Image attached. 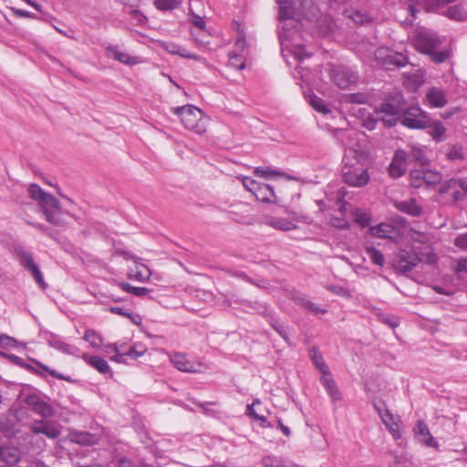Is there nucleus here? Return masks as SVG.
I'll use <instances>...</instances> for the list:
<instances>
[{
    "mask_svg": "<svg viewBox=\"0 0 467 467\" xmlns=\"http://www.w3.org/2000/svg\"><path fill=\"white\" fill-rule=\"evenodd\" d=\"M379 411L380 413L382 421L387 426L389 431L391 432L393 438L395 440L400 439V432L399 425L396 422L392 421V420H393L392 415L389 414L388 411H386L385 413H381V411L379 410Z\"/></svg>",
    "mask_w": 467,
    "mask_h": 467,
    "instance_id": "obj_32",
    "label": "nucleus"
},
{
    "mask_svg": "<svg viewBox=\"0 0 467 467\" xmlns=\"http://www.w3.org/2000/svg\"><path fill=\"white\" fill-rule=\"evenodd\" d=\"M445 16L451 19L462 20L464 18L465 13L462 5H456L449 7L445 12Z\"/></svg>",
    "mask_w": 467,
    "mask_h": 467,
    "instance_id": "obj_46",
    "label": "nucleus"
},
{
    "mask_svg": "<svg viewBox=\"0 0 467 467\" xmlns=\"http://www.w3.org/2000/svg\"><path fill=\"white\" fill-rule=\"evenodd\" d=\"M368 99L369 96L363 92L346 94L343 97V100L346 103L365 104Z\"/></svg>",
    "mask_w": 467,
    "mask_h": 467,
    "instance_id": "obj_40",
    "label": "nucleus"
},
{
    "mask_svg": "<svg viewBox=\"0 0 467 467\" xmlns=\"http://www.w3.org/2000/svg\"><path fill=\"white\" fill-rule=\"evenodd\" d=\"M279 5V18L282 21V26L278 29V36L280 45L286 46V41L292 35H297L295 28H291L293 20H299L302 17V13L296 5V2L290 0H277Z\"/></svg>",
    "mask_w": 467,
    "mask_h": 467,
    "instance_id": "obj_3",
    "label": "nucleus"
},
{
    "mask_svg": "<svg viewBox=\"0 0 467 467\" xmlns=\"http://www.w3.org/2000/svg\"><path fill=\"white\" fill-rule=\"evenodd\" d=\"M295 36L296 35H292V36L289 38V40L285 42L286 46L283 47L281 45L282 50H285V49L289 50L294 55V57L298 60H302L305 57H310V54L306 52L305 47L303 46H300V45L290 46V42H291L292 38L295 37Z\"/></svg>",
    "mask_w": 467,
    "mask_h": 467,
    "instance_id": "obj_31",
    "label": "nucleus"
},
{
    "mask_svg": "<svg viewBox=\"0 0 467 467\" xmlns=\"http://www.w3.org/2000/svg\"><path fill=\"white\" fill-rule=\"evenodd\" d=\"M291 299L298 306H300L301 307H305L306 305H307V302H308V298L306 297L304 295L300 294V293H294L291 296Z\"/></svg>",
    "mask_w": 467,
    "mask_h": 467,
    "instance_id": "obj_56",
    "label": "nucleus"
},
{
    "mask_svg": "<svg viewBox=\"0 0 467 467\" xmlns=\"http://www.w3.org/2000/svg\"><path fill=\"white\" fill-rule=\"evenodd\" d=\"M45 219L51 225L58 229H66L67 222L62 213L60 202L56 198H49V202H47L41 209Z\"/></svg>",
    "mask_w": 467,
    "mask_h": 467,
    "instance_id": "obj_8",
    "label": "nucleus"
},
{
    "mask_svg": "<svg viewBox=\"0 0 467 467\" xmlns=\"http://www.w3.org/2000/svg\"><path fill=\"white\" fill-rule=\"evenodd\" d=\"M376 315L378 316L380 322L389 326L390 327L395 328L400 325V318L395 316H390L380 312H377Z\"/></svg>",
    "mask_w": 467,
    "mask_h": 467,
    "instance_id": "obj_47",
    "label": "nucleus"
},
{
    "mask_svg": "<svg viewBox=\"0 0 467 467\" xmlns=\"http://www.w3.org/2000/svg\"><path fill=\"white\" fill-rule=\"evenodd\" d=\"M108 57L113 58L122 64L133 66L140 62L137 57H132L130 54L120 50L119 47H109L106 50Z\"/></svg>",
    "mask_w": 467,
    "mask_h": 467,
    "instance_id": "obj_21",
    "label": "nucleus"
},
{
    "mask_svg": "<svg viewBox=\"0 0 467 467\" xmlns=\"http://www.w3.org/2000/svg\"><path fill=\"white\" fill-rule=\"evenodd\" d=\"M443 41L444 38L430 29L424 27L414 29L412 39L414 48L418 52L427 55L436 64L447 61L452 55L451 47L438 50Z\"/></svg>",
    "mask_w": 467,
    "mask_h": 467,
    "instance_id": "obj_2",
    "label": "nucleus"
},
{
    "mask_svg": "<svg viewBox=\"0 0 467 467\" xmlns=\"http://www.w3.org/2000/svg\"><path fill=\"white\" fill-rule=\"evenodd\" d=\"M260 182L254 181V179L250 177H244L243 179V184L244 186L251 192L253 194H254L256 188L258 187Z\"/></svg>",
    "mask_w": 467,
    "mask_h": 467,
    "instance_id": "obj_53",
    "label": "nucleus"
},
{
    "mask_svg": "<svg viewBox=\"0 0 467 467\" xmlns=\"http://www.w3.org/2000/svg\"><path fill=\"white\" fill-rule=\"evenodd\" d=\"M394 266L399 272L407 275L409 272V260L407 259V254L405 252H401V254L398 255Z\"/></svg>",
    "mask_w": 467,
    "mask_h": 467,
    "instance_id": "obj_43",
    "label": "nucleus"
},
{
    "mask_svg": "<svg viewBox=\"0 0 467 467\" xmlns=\"http://www.w3.org/2000/svg\"><path fill=\"white\" fill-rule=\"evenodd\" d=\"M129 14L138 24H144L147 19L146 16L137 9H130Z\"/></svg>",
    "mask_w": 467,
    "mask_h": 467,
    "instance_id": "obj_58",
    "label": "nucleus"
},
{
    "mask_svg": "<svg viewBox=\"0 0 467 467\" xmlns=\"http://www.w3.org/2000/svg\"><path fill=\"white\" fill-rule=\"evenodd\" d=\"M354 217H355V222L358 224H359L361 227H366L367 225H368V223L371 220L369 213H368L366 212H362L361 210H358V209H357L354 212Z\"/></svg>",
    "mask_w": 467,
    "mask_h": 467,
    "instance_id": "obj_48",
    "label": "nucleus"
},
{
    "mask_svg": "<svg viewBox=\"0 0 467 467\" xmlns=\"http://www.w3.org/2000/svg\"><path fill=\"white\" fill-rule=\"evenodd\" d=\"M346 16L352 19L356 24H363L369 20V16L365 13L358 10L353 11H346Z\"/></svg>",
    "mask_w": 467,
    "mask_h": 467,
    "instance_id": "obj_45",
    "label": "nucleus"
},
{
    "mask_svg": "<svg viewBox=\"0 0 467 467\" xmlns=\"http://www.w3.org/2000/svg\"><path fill=\"white\" fill-rule=\"evenodd\" d=\"M47 343L51 348L57 349L64 354L75 356L78 352V348L62 341L60 338H58L57 337H56L54 335H52L48 338Z\"/></svg>",
    "mask_w": 467,
    "mask_h": 467,
    "instance_id": "obj_28",
    "label": "nucleus"
},
{
    "mask_svg": "<svg viewBox=\"0 0 467 467\" xmlns=\"http://www.w3.org/2000/svg\"><path fill=\"white\" fill-rule=\"evenodd\" d=\"M355 135V132L341 130L337 134V139L345 146L342 159L343 180L348 185L359 188L366 186L370 180L368 168L371 157L366 147L354 141Z\"/></svg>",
    "mask_w": 467,
    "mask_h": 467,
    "instance_id": "obj_1",
    "label": "nucleus"
},
{
    "mask_svg": "<svg viewBox=\"0 0 467 467\" xmlns=\"http://www.w3.org/2000/svg\"><path fill=\"white\" fill-rule=\"evenodd\" d=\"M309 103L313 107V109H315L317 111L320 113L327 114L330 112V109L327 108L325 101L317 96L311 97L309 99Z\"/></svg>",
    "mask_w": 467,
    "mask_h": 467,
    "instance_id": "obj_44",
    "label": "nucleus"
},
{
    "mask_svg": "<svg viewBox=\"0 0 467 467\" xmlns=\"http://www.w3.org/2000/svg\"><path fill=\"white\" fill-rule=\"evenodd\" d=\"M254 195L258 201L263 202H275L276 199L274 188L269 184L264 183H259Z\"/></svg>",
    "mask_w": 467,
    "mask_h": 467,
    "instance_id": "obj_26",
    "label": "nucleus"
},
{
    "mask_svg": "<svg viewBox=\"0 0 467 467\" xmlns=\"http://www.w3.org/2000/svg\"><path fill=\"white\" fill-rule=\"evenodd\" d=\"M171 362L178 370L182 372L197 373L200 371L198 368L201 367V365H195L182 353H175L171 356Z\"/></svg>",
    "mask_w": 467,
    "mask_h": 467,
    "instance_id": "obj_19",
    "label": "nucleus"
},
{
    "mask_svg": "<svg viewBox=\"0 0 467 467\" xmlns=\"http://www.w3.org/2000/svg\"><path fill=\"white\" fill-rule=\"evenodd\" d=\"M455 271L456 272H464L467 274V257L461 258L457 261Z\"/></svg>",
    "mask_w": 467,
    "mask_h": 467,
    "instance_id": "obj_63",
    "label": "nucleus"
},
{
    "mask_svg": "<svg viewBox=\"0 0 467 467\" xmlns=\"http://www.w3.org/2000/svg\"><path fill=\"white\" fill-rule=\"evenodd\" d=\"M426 72L424 68H416L410 71V86L417 88L423 85L426 82Z\"/></svg>",
    "mask_w": 467,
    "mask_h": 467,
    "instance_id": "obj_37",
    "label": "nucleus"
},
{
    "mask_svg": "<svg viewBox=\"0 0 467 467\" xmlns=\"http://www.w3.org/2000/svg\"><path fill=\"white\" fill-rule=\"evenodd\" d=\"M29 429L33 433L44 434L49 439H56L60 435L57 424L51 420H36L30 425Z\"/></svg>",
    "mask_w": 467,
    "mask_h": 467,
    "instance_id": "obj_16",
    "label": "nucleus"
},
{
    "mask_svg": "<svg viewBox=\"0 0 467 467\" xmlns=\"http://www.w3.org/2000/svg\"><path fill=\"white\" fill-rule=\"evenodd\" d=\"M401 98V94L396 92L394 96L389 100L383 103L380 109L376 112L378 119H381L389 127L396 125L401 112H404V115L407 114V111L403 109Z\"/></svg>",
    "mask_w": 467,
    "mask_h": 467,
    "instance_id": "obj_6",
    "label": "nucleus"
},
{
    "mask_svg": "<svg viewBox=\"0 0 467 467\" xmlns=\"http://www.w3.org/2000/svg\"><path fill=\"white\" fill-rule=\"evenodd\" d=\"M150 276V269L142 264H139L136 265V271L134 274H132V273L129 274L130 278H134L140 282H145V281L149 280Z\"/></svg>",
    "mask_w": 467,
    "mask_h": 467,
    "instance_id": "obj_38",
    "label": "nucleus"
},
{
    "mask_svg": "<svg viewBox=\"0 0 467 467\" xmlns=\"http://www.w3.org/2000/svg\"><path fill=\"white\" fill-rule=\"evenodd\" d=\"M368 231L372 236L378 238L394 239L398 234L394 226L384 223L369 227Z\"/></svg>",
    "mask_w": 467,
    "mask_h": 467,
    "instance_id": "obj_22",
    "label": "nucleus"
},
{
    "mask_svg": "<svg viewBox=\"0 0 467 467\" xmlns=\"http://www.w3.org/2000/svg\"><path fill=\"white\" fill-rule=\"evenodd\" d=\"M254 173L257 176H261L264 178H267L269 175H280V172L277 171H274L268 168L262 169L260 167L255 168Z\"/></svg>",
    "mask_w": 467,
    "mask_h": 467,
    "instance_id": "obj_54",
    "label": "nucleus"
},
{
    "mask_svg": "<svg viewBox=\"0 0 467 467\" xmlns=\"http://www.w3.org/2000/svg\"><path fill=\"white\" fill-rule=\"evenodd\" d=\"M35 363L40 368H42L43 370L47 371L50 376L56 378V379H62V380H66V381H70L71 379L70 377L68 376H64L63 374H60L58 373L57 371L54 370V369H51L49 368L47 366L42 364L41 362L39 361H35Z\"/></svg>",
    "mask_w": 467,
    "mask_h": 467,
    "instance_id": "obj_52",
    "label": "nucleus"
},
{
    "mask_svg": "<svg viewBox=\"0 0 467 467\" xmlns=\"http://www.w3.org/2000/svg\"><path fill=\"white\" fill-rule=\"evenodd\" d=\"M270 326L279 334V336L288 344L291 345L290 338L287 333V327L280 321L274 317L268 320Z\"/></svg>",
    "mask_w": 467,
    "mask_h": 467,
    "instance_id": "obj_36",
    "label": "nucleus"
},
{
    "mask_svg": "<svg viewBox=\"0 0 467 467\" xmlns=\"http://www.w3.org/2000/svg\"><path fill=\"white\" fill-rule=\"evenodd\" d=\"M429 128L430 130L428 131V133L434 141L441 142L446 140L447 129L441 121L438 119H432Z\"/></svg>",
    "mask_w": 467,
    "mask_h": 467,
    "instance_id": "obj_27",
    "label": "nucleus"
},
{
    "mask_svg": "<svg viewBox=\"0 0 467 467\" xmlns=\"http://www.w3.org/2000/svg\"><path fill=\"white\" fill-rule=\"evenodd\" d=\"M455 246L466 249L467 248V233L458 235L454 240Z\"/></svg>",
    "mask_w": 467,
    "mask_h": 467,
    "instance_id": "obj_59",
    "label": "nucleus"
},
{
    "mask_svg": "<svg viewBox=\"0 0 467 467\" xmlns=\"http://www.w3.org/2000/svg\"><path fill=\"white\" fill-rule=\"evenodd\" d=\"M165 49L167 50L168 53L172 55H178L180 57L194 59L200 62L205 61L204 58H202V57L187 51L185 48L175 43H167L165 45Z\"/></svg>",
    "mask_w": 467,
    "mask_h": 467,
    "instance_id": "obj_29",
    "label": "nucleus"
},
{
    "mask_svg": "<svg viewBox=\"0 0 467 467\" xmlns=\"http://www.w3.org/2000/svg\"><path fill=\"white\" fill-rule=\"evenodd\" d=\"M16 255L18 256L20 265L28 272H30L32 277L37 285L42 288L47 286L43 275L39 269L37 264L35 263L33 255L30 252L26 251L24 247L18 246L15 249Z\"/></svg>",
    "mask_w": 467,
    "mask_h": 467,
    "instance_id": "obj_10",
    "label": "nucleus"
},
{
    "mask_svg": "<svg viewBox=\"0 0 467 467\" xmlns=\"http://www.w3.org/2000/svg\"><path fill=\"white\" fill-rule=\"evenodd\" d=\"M83 339L88 341L91 347L99 348L102 346V337L96 331L88 329L85 332Z\"/></svg>",
    "mask_w": 467,
    "mask_h": 467,
    "instance_id": "obj_41",
    "label": "nucleus"
},
{
    "mask_svg": "<svg viewBox=\"0 0 467 467\" xmlns=\"http://www.w3.org/2000/svg\"><path fill=\"white\" fill-rule=\"evenodd\" d=\"M365 251H366L367 255L369 257L370 261L374 265H379V266L384 265L385 258H384L383 254L379 250L376 249L372 245H366Z\"/></svg>",
    "mask_w": 467,
    "mask_h": 467,
    "instance_id": "obj_34",
    "label": "nucleus"
},
{
    "mask_svg": "<svg viewBox=\"0 0 467 467\" xmlns=\"http://www.w3.org/2000/svg\"><path fill=\"white\" fill-rule=\"evenodd\" d=\"M431 120L430 113L419 106H410V129L426 130Z\"/></svg>",
    "mask_w": 467,
    "mask_h": 467,
    "instance_id": "obj_15",
    "label": "nucleus"
},
{
    "mask_svg": "<svg viewBox=\"0 0 467 467\" xmlns=\"http://www.w3.org/2000/svg\"><path fill=\"white\" fill-rule=\"evenodd\" d=\"M320 380L333 401L341 400V394L330 372L322 375Z\"/></svg>",
    "mask_w": 467,
    "mask_h": 467,
    "instance_id": "obj_23",
    "label": "nucleus"
},
{
    "mask_svg": "<svg viewBox=\"0 0 467 467\" xmlns=\"http://www.w3.org/2000/svg\"><path fill=\"white\" fill-rule=\"evenodd\" d=\"M410 247L413 253L410 252V268L417 265L419 262H424L428 265H433L437 261V255L432 252L429 244H425L427 236L420 233L410 232Z\"/></svg>",
    "mask_w": 467,
    "mask_h": 467,
    "instance_id": "obj_5",
    "label": "nucleus"
},
{
    "mask_svg": "<svg viewBox=\"0 0 467 467\" xmlns=\"http://www.w3.org/2000/svg\"><path fill=\"white\" fill-rule=\"evenodd\" d=\"M423 214L422 208L415 203L414 200H410V216H421Z\"/></svg>",
    "mask_w": 467,
    "mask_h": 467,
    "instance_id": "obj_61",
    "label": "nucleus"
},
{
    "mask_svg": "<svg viewBox=\"0 0 467 467\" xmlns=\"http://www.w3.org/2000/svg\"><path fill=\"white\" fill-rule=\"evenodd\" d=\"M310 356L314 365L316 366L317 369L320 372L321 376L330 372L322 355L318 351H317L315 348L311 349Z\"/></svg>",
    "mask_w": 467,
    "mask_h": 467,
    "instance_id": "obj_33",
    "label": "nucleus"
},
{
    "mask_svg": "<svg viewBox=\"0 0 467 467\" xmlns=\"http://www.w3.org/2000/svg\"><path fill=\"white\" fill-rule=\"evenodd\" d=\"M28 192L30 197L38 202L39 208L41 209L47 202H49V198H54L55 196L46 192L40 186L37 184H30L28 188Z\"/></svg>",
    "mask_w": 467,
    "mask_h": 467,
    "instance_id": "obj_25",
    "label": "nucleus"
},
{
    "mask_svg": "<svg viewBox=\"0 0 467 467\" xmlns=\"http://www.w3.org/2000/svg\"><path fill=\"white\" fill-rule=\"evenodd\" d=\"M414 440L421 445L429 448H438L439 444L431 435L427 423L419 420L413 428Z\"/></svg>",
    "mask_w": 467,
    "mask_h": 467,
    "instance_id": "obj_14",
    "label": "nucleus"
},
{
    "mask_svg": "<svg viewBox=\"0 0 467 467\" xmlns=\"http://www.w3.org/2000/svg\"><path fill=\"white\" fill-rule=\"evenodd\" d=\"M306 220V216L294 213L293 219L281 218L276 216H265V224L274 229L287 232L297 229L296 222H302Z\"/></svg>",
    "mask_w": 467,
    "mask_h": 467,
    "instance_id": "obj_13",
    "label": "nucleus"
},
{
    "mask_svg": "<svg viewBox=\"0 0 467 467\" xmlns=\"http://www.w3.org/2000/svg\"><path fill=\"white\" fill-rule=\"evenodd\" d=\"M229 66L236 69H243L245 64L243 60V57L235 53L229 54Z\"/></svg>",
    "mask_w": 467,
    "mask_h": 467,
    "instance_id": "obj_50",
    "label": "nucleus"
},
{
    "mask_svg": "<svg viewBox=\"0 0 467 467\" xmlns=\"http://www.w3.org/2000/svg\"><path fill=\"white\" fill-rule=\"evenodd\" d=\"M0 457L8 463L17 462L19 460V451L15 448H1Z\"/></svg>",
    "mask_w": 467,
    "mask_h": 467,
    "instance_id": "obj_39",
    "label": "nucleus"
},
{
    "mask_svg": "<svg viewBox=\"0 0 467 467\" xmlns=\"http://www.w3.org/2000/svg\"><path fill=\"white\" fill-rule=\"evenodd\" d=\"M447 157L450 161L462 160V148L459 145L451 146L447 152Z\"/></svg>",
    "mask_w": 467,
    "mask_h": 467,
    "instance_id": "obj_51",
    "label": "nucleus"
},
{
    "mask_svg": "<svg viewBox=\"0 0 467 467\" xmlns=\"http://www.w3.org/2000/svg\"><path fill=\"white\" fill-rule=\"evenodd\" d=\"M441 181V174L436 171L427 169L410 171V187H420L423 183L437 184Z\"/></svg>",
    "mask_w": 467,
    "mask_h": 467,
    "instance_id": "obj_12",
    "label": "nucleus"
},
{
    "mask_svg": "<svg viewBox=\"0 0 467 467\" xmlns=\"http://www.w3.org/2000/svg\"><path fill=\"white\" fill-rule=\"evenodd\" d=\"M374 56L377 64L387 69H390L392 67H404L407 64V57L404 54L387 47L377 48Z\"/></svg>",
    "mask_w": 467,
    "mask_h": 467,
    "instance_id": "obj_7",
    "label": "nucleus"
},
{
    "mask_svg": "<svg viewBox=\"0 0 467 467\" xmlns=\"http://www.w3.org/2000/svg\"><path fill=\"white\" fill-rule=\"evenodd\" d=\"M189 21L196 28V30H199V32H196L195 30L191 31V34L194 37L195 41L201 45L208 44V41L206 40V24L203 17L192 13L190 15Z\"/></svg>",
    "mask_w": 467,
    "mask_h": 467,
    "instance_id": "obj_18",
    "label": "nucleus"
},
{
    "mask_svg": "<svg viewBox=\"0 0 467 467\" xmlns=\"http://www.w3.org/2000/svg\"><path fill=\"white\" fill-rule=\"evenodd\" d=\"M26 403L43 418H51L55 415L53 407L41 400L37 395H28L26 398Z\"/></svg>",
    "mask_w": 467,
    "mask_h": 467,
    "instance_id": "obj_17",
    "label": "nucleus"
},
{
    "mask_svg": "<svg viewBox=\"0 0 467 467\" xmlns=\"http://www.w3.org/2000/svg\"><path fill=\"white\" fill-rule=\"evenodd\" d=\"M407 153L404 150H397L389 165V172L392 178H399L403 175L407 170Z\"/></svg>",
    "mask_w": 467,
    "mask_h": 467,
    "instance_id": "obj_20",
    "label": "nucleus"
},
{
    "mask_svg": "<svg viewBox=\"0 0 467 467\" xmlns=\"http://www.w3.org/2000/svg\"><path fill=\"white\" fill-rule=\"evenodd\" d=\"M16 339L7 335H0V344L4 348H13L16 346Z\"/></svg>",
    "mask_w": 467,
    "mask_h": 467,
    "instance_id": "obj_55",
    "label": "nucleus"
},
{
    "mask_svg": "<svg viewBox=\"0 0 467 467\" xmlns=\"http://www.w3.org/2000/svg\"><path fill=\"white\" fill-rule=\"evenodd\" d=\"M31 225H33L35 228L39 230L44 234H47L50 238H55L56 237L55 236L56 233L54 231H51L48 227H47L46 225H44L42 223H31Z\"/></svg>",
    "mask_w": 467,
    "mask_h": 467,
    "instance_id": "obj_60",
    "label": "nucleus"
},
{
    "mask_svg": "<svg viewBox=\"0 0 467 467\" xmlns=\"http://www.w3.org/2000/svg\"><path fill=\"white\" fill-rule=\"evenodd\" d=\"M376 123H377V119L373 117H368L365 120H364V126L369 130H372L375 129L376 127Z\"/></svg>",
    "mask_w": 467,
    "mask_h": 467,
    "instance_id": "obj_64",
    "label": "nucleus"
},
{
    "mask_svg": "<svg viewBox=\"0 0 467 467\" xmlns=\"http://www.w3.org/2000/svg\"><path fill=\"white\" fill-rule=\"evenodd\" d=\"M331 81L341 89L349 88L355 85L358 77L356 72L345 66H333L329 69Z\"/></svg>",
    "mask_w": 467,
    "mask_h": 467,
    "instance_id": "obj_9",
    "label": "nucleus"
},
{
    "mask_svg": "<svg viewBox=\"0 0 467 467\" xmlns=\"http://www.w3.org/2000/svg\"><path fill=\"white\" fill-rule=\"evenodd\" d=\"M415 161L421 168L427 167L429 164V158L426 156L423 150L413 147L410 149V162Z\"/></svg>",
    "mask_w": 467,
    "mask_h": 467,
    "instance_id": "obj_35",
    "label": "nucleus"
},
{
    "mask_svg": "<svg viewBox=\"0 0 467 467\" xmlns=\"http://www.w3.org/2000/svg\"><path fill=\"white\" fill-rule=\"evenodd\" d=\"M70 440L81 445H94L99 442V436L88 431H74L70 433Z\"/></svg>",
    "mask_w": 467,
    "mask_h": 467,
    "instance_id": "obj_24",
    "label": "nucleus"
},
{
    "mask_svg": "<svg viewBox=\"0 0 467 467\" xmlns=\"http://www.w3.org/2000/svg\"><path fill=\"white\" fill-rule=\"evenodd\" d=\"M109 311L111 313H113V314H117V315H119V316H122V317H126L128 318H132V315L130 313H129L128 311H126L122 307L111 306V307H109Z\"/></svg>",
    "mask_w": 467,
    "mask_h": 467,
    "instance_id": "obj_62",
    "label": "nucleus"
},
{
    "mask_svg": "<svg viewBox=\"0 0 467 467\" xmlns=\"http://www.w3.org/2000/svg\"><path fill=\"white\" fill-rule=\"evenodd\" d=\"M261 462L264 467H285L284 459L274 455L265 456Z\"/></svg>",
    "mask_w": 467,
    "mask_h": 467,
    "instance_id": "obj_42",
    "label": "nucleus"
},
{
    "mask_svg": "<svg viewBox=\"0 0 467 467\" xmlns=\"http://www.w3.org/2000/svg\"><path fill=\"white\" fill-rule=\"evenodd\" d=\"M173 112L180 116L181 121L186 129L193 130L197 134H203L206 131L208 118L200 109L192 105H186L173 109Z\"/></svg>",
    "mask_w": 467,
    "mask_h": 467,
    "instance_id": "obj_4",
    "label": "nucleus"
},
{
    "mask_svg": "<svg viewBox=\"0 0 467 467\" xmlns=\"http://www.w3.org/2000/svg\"><path fill=\"white\" fill-rule=\"evenodd\" d=\"M180 4L179 0H155L154 5L160 10H172Z\"/></svg>",
    "mask_w": 467,
    "mask_h": 467,
    "instance_id": "obj_49",
    "label": "nucleus"
},
{
    "mask_svg": "<svg viewBox=\"0 0 467 467\" xmlns=\"http://www.w3.org/2000/svg\"><path fill=\"white\" fill-rule=\"evenodd\" d=\"M422 103L431 109H442L449 103L448 93L441 88L431 86L426 90Z\"/></svg>",
    "mask_w": 467,
    "mask_h": 467,
    "instance_id": "obj_11",
    "label": "nucleus"
},
{
    "mask_svg": "<svg viewBox=\"0 0 467 467\" xmlns=\"http://www.w3.org/2000/svg\"><path fill=\"white\" fill-rule=\"evenodd\" d=\"M304 308H306V310L310 311L315 315L326 314L327 312V309L317 306L315 303H313L310 300H308L307 305H306Z\"/></svg>",
    "mask_w": 467,
    "mask_h": 467,
    "instance_id": "obj_57",
    "label": "nucleus"
},
{
    "mask_svg": "<svg viewBox=\"0 0 467 467\" xmlns=\"http://www.w3.org/2000/svg\"><path fill=\"white\" fill-rule=\"evenodd\" d=\"M82 358L88 365L95 368L99 372H100L102 374H107V373L111 374L110 367L109 366L108 362L104 358H102L100 357H97V356L89 357L88 354H84L82 356Z\"/></svg>",
    "mask_w": 467,
    "mask_h": 467,
    "instance_id": "obj_30",
    "label": "nucleus"
}]
</instances>
